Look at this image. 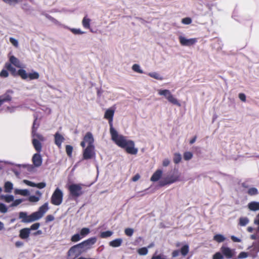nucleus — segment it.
<instances>
[{
    "label": "nucleus",
    "mask_w": 259,
    "mask_h": 259,
    "mask_svg": "<svg viewBox=\"0 0 259 259\" xmlns=\"http://www.w3.org/2000/svg\"><path fill=\"white\" fill-rule=\"evenodd\" d=\"M137 252L140 255H146L148 253V249L146 247H144L139 248Z\"/></svg>",
    "instance_id": "79ce46f5"
},
{
    "label": "nucleus",
    "mask_w": 259,
    "mask_h": 259,
    "mask_svg": "<svg viewBox=\"0 0 259 259\" xmlns=\"http://www.w3.org/2000/svg\"><path fill=\"white\" fill-rule=\"evenodd\" d=\"M90 233V230L88 228H83L80 231V235L82 238L85 237Z\"/></svg>",
    "instance_id": "7c9ffc66"
},
{
    "label": "nucleus",
    "mask_w": 259,
    "mask_h": 259,
    "mask_svg": "<svg viewBox=\"0 0 259 259\" xmlns=\"http://www.w3.org/2000/svg\"><path fill=\"white\" fill-rule=\"evenodd\" d=\"M15 193L24 196H27L29 194V191L27 189H15Z\"/></svg>",
    "instance_id": "bb28decb"
},
{
    "label": "nucleus",
    "mask_w": 259,
    "mask_h": 259,
    "mask_svg": "<svg viewBox=\"0 0 259 259\" xmlns=\"http://www.w3.org/2000/svg\"><path fill=\"white\" fill-rule=\"evenodd\" d=\"M151 259H166V257L161 255H153Z\"/></svg>",
    "instance_id": "338daca9"
},
{
    "label": "nucleus",
    "mask_w": 259,
    "mask_h": 259,
    "mask_svg": "<svg viewBox=\"0 0 259 259\" xmlns=\"http://www.w3.org/2000/svg\"><path fill=\"white\" fill-rule=\"evenodd\" d=\"M82 239V237H81L79 234L76 233L73 235L71 238V241L72 242H77L80 241Z\"/></svg>",
    "instance_id": "4c0bfd02"
},
{
    "label": "nucleus",
    "mask_w": 259,
    "mask_h": 259,
    "mask_svg": "<svg viewBox=\"0 0 259 259\" xmlns=\"http://www.w3.org/2000/svg\"><path fill=\"white\" fill-rule=\"evenodd\" d=\"M179 40L180 44L182 46H191L192 45H193L197 42V38H193L187 39L183 36H180L179 37Z\"/></svg>",
    "instance_id": "f8f14e48"
},
{
    "label": "nucleus",
    "mask_w": 259,
    "mask_h": 259,
    "mask_svg": "<svg viewBox=\"0 0 259 259\" xmlns=\"http://www.w3.org/2000/svg\"><path fill=\"white\" fill-rule=\"evenodd\" d=\"M39 126V122H37V117L35 116V119L34 120L32 127L31 133H35L37 131V130Z\"/></svg>",
    "instance_id": "cd10ccee"
},
{
    "label": "nucleus",
    "mask_w": 259,
    "mask_h": 259,
    "mask_svg": "<svg viewBox=\"0 0 259 259\" xmlns=\"http://www.w3.org/2000/svg\"><path fill=\"white\" fill-rule=\"evenodd\" d=\"M13 184L10 182H6L5 183L4 189L5 192L10 193L13 189Z\"/></svg>",
    "instance_id": "393cba45"
},
{
    "label": "nucleus",
    "mask_w": 259,
    "mask_h": 259,
    "mask_svg": "<svg viewBox=\"0 0 259 259\" xmlns=\"http://www.w3.org/2000/svg\"><path fill=\"white\" fill-rule=\"evenodd\" d=\"M148 75L153 78H155L157 80H161L163 79V77L160 75L157 72H150L148 73Z\"/></svg>",
    "instance_id": "473e14b6"
},
{
    "label": "nucleus",
    "mask_w": 259,
    "mask_h": 259,
    "mask_svg": "<svg viewBox=\"0 0 259 259\" xmlns=\"http://www.w3.org/2000/svg\"><path fill=\"white\" fill-rule=\"evenodd\" d=\"M158 94L160 96H163L167 100V101L178 106H180V104L178 100L175 98L168 90H159L158 91Z\"/></svg>",
    "instance_id": "20e7f679"
},
{
    "label": "nucleus",
    "mask_w": 259,
    "mask_h": 259,
    "mask_svg": "<svg viewBox=\"0 0 259 259\" xmlns=\"http://www.w3.org/2000/svg\"><path fill=\"white\" fill-rule=\"evenodd\" d=\"M39 77V73L37 72H34L28 74V78H29L30 80L37 79Z\"/></svg>",
    "instance_id": "f704fd0d"
},
{
    "label": "nucleus",
    "mask_w": 259,
    "mask_h": 259,
    "mask_svg": "<svg viewBox=\"0 0 259 259\" xmlns=\"http://www.w3.org/2000/svg\"><path fill=\"white\" fill-rule=\"evenodd\" d=\"M1 200H5L7 203H10L14 200V196L13 195H4L0 196Z\"/></svg>",
    "instance_id": "a878e982"
},
{
    "label": "nucleus",
    "mask_w": 259,
    "mask_h": 259,
    "mask_svg": "<svg viewBox=\"0 0 259 259\" xmlns=\"http://www.w3.org/2000/svg\"><path fill=\"white\" fill-rule=\"evenodd\" d=\"M10 62L11 64H13L14 66H15L17 67L20 68L21 67L20 63L19 60L15 56H12L10 57Z\"/></svg>",
    "instance_id": "5701e85b"
},
{
    "label": "nucleus",
    "mask_w": 259,
    "mask_h": 259,
    "mask_svg": "<svg viewBox=\"0 0 259 259\" xmlns=\"http://www.w3.org/2000/svg\"><path fill=\"white\" fill-rule=\"evenodd\" d=\"M9 76V73L7 70L3 69L0 72V77H7Z\"/></svg>",
    "instance_id": "5fc2aeb1"
},
{
    "label": "nucleus",
    "mask_w": 259,
    "mask_h": 259,
    "mask_svg": "<svg viewBox=\"0 0 259 259\" xmlns=\"http://www.w3.org/2000/svg\"><path fill=\"white\" fill-rule=\"evenodd\" d=\"M115 110L113 109H108L105 113L104 118L108 120L110 125V133L112 140L118 147L124 149L126 152L133 155L137 154L138 150L135 147L134 142L127 140L126 137L119 135L116 130L113 127L112 121Z\"/></svg>",
    "instance_id": "f257e3e1"
},
{
    "label": "nucleus",
    "mask_w": 259,
    "mask_h": 259,
    "mask_svg": "<svg viewBox=\"0 0 259 259\" xmlns=\"http://www.w3.org/2000/svg\"><path fill=\"white\" fill-rule=\"evenodd\" d=\"M258 192L256 188L252 187L249 188L247 191V194L250 196H254L258 194Z\"/></svg>",
    "instance_id": "c9c22d12"
},
{
    "label": "nucleus",
    "mask_w": 259,
    "mask_h": 259,
    "mask_svg": "<svg viewBox=\"0 0 259 259\" xmlns=\"http://www.w3.org/2000/svg\"><path fill=\"white\" fill-rule=\"evenodd\" d=\"M162 173L163 171L161 169H157L151 176L150 181L154 182L158 181L162 177Z\"/></svg>",
    "instance_id": "dca6fc26"
},
{
    "label": "nucleus",
    "mask_w": 259,
    "mask_h": 259,
    "mask_svg": "<svg viewBox=\"0 0 259 259\" xmlns=\"http://www.w3.org/2000/svg\"><path fill=\"white\" fill-rule=\"evenodd\" d=\"M32 160L35 166L38 167L40 166L42 164V158L39 153L34 154L32 157Z\"/></svg>",
    "instance_id": "4468645a"
},
{
    "label": "nucleus",
    "mask_w": 259,
    "mask_h": 259,
    "mask_svg": "<svg viewBox=\"0 0 259 259\" xmlns=\"http://www.w3.org/2000/svg\"><path fill=\"white\" fill-rule=\"evenodd\" d=\"M95 147L88 146L83 151L82 159L84 160L90 159L95 156Z\"/></svg>",
    "instance_id": "0eeeda50"
},
{
    "label": "nucleus",
    "mask_w": 259,
    "mask_h": 259,
    "mask_svg": "<svg viewBox=\"0 0 259 259\" xmlns=\"http://www.w3.org/2000/svg\"><path fill=\"white\" fill-rule=\"evenodd\" d=\"M224 256L220 252H217L213 255L212 259H223Z\"/></svg>",
    "instance_id": "09e8293b"
},
{
    "label": "nucleus",
    "mask_w": 259,
    "mask_h": 259,
    "mask_svg": "<svg viewBox=\"0 0 259 259\" xmlns=\"http://www.w3.org/2000/svg\"><path fill=\"white\" fill-rule=\"evenodd\" d=\"M249 222V220L246 217H242L239 219V224L241 226H246Z\"/></svg>",
    "instance_id": "e433bc0d"
},
{
    "label": "nucleus",
    "mask_w": 259,
    "mask_h": 259,
    "mask_svg": "<svg viewBox=\"0 0 259 259\" xmlns=\"http://www.w3.org/2000/svg\"><path fill=\"white\" fill-rule=\"evenodd\" d=\"M8 211L7 206L3 203H0V212L2 213H6Z\"/></svg>",
    "instance_id": "864d4df0"
},
{
    "label": "nucleus",
    "mask_w": 259,
    "mask_h": 259,
    "mask_svg": "<svg viewBox=\"0 0 259 259\" xmlns=\"http://www.w3.org/2000/svg\"><path fill=\"white\" fill-rule=\"evenodd\" d=\"M182 23L184 24L188 25L192 23V19L190 17H186L182 20Z\"/></svg>",
    "instance_id": "de8ad7c7"
},
{
    "label": "nucleus",
    "mask_w": 259,
    "mask_h": 259,
    "mask_svg": "<svg viewBox=\"0 0 259 259\" xmlns=\"http://www.w3.org/2000/svg\"><path fill=\"white\" fill-rule=\"evenodd\" d=\"M169 182V181L168 180V179L167 177V178L160 181L159 182V185L160 187H163V186H165L167 185H170V183H168Z\"/></svg>",
    "instance_id": "c03bdc74"
},
{
    "label": "nucleus",
    "mask_w": 259,
    "mask_h": 259,
    "mask_svg": "<svg viewBox=\"0 0 259 259\" xmlns=\"http://www.w3.org/2000/svg\"><path fill=\"white\" fill-rule=\"evenodd\" d=\"M83 141L88 144V146H94V139L92 134L91 132H88L83 138Z\"/></svg>",
    "instance_id": "2eb2a0df"
},
{
    "label": "nucleus",
    "mask_w": 259,
    "mask_h": 259,
    "mask_svg": "<svg viewBox=\"0 0 259 259\" xmlns=\"http://www.w3.org/2000/svg\"><path fill=\"white\" fill-rule=\"evenodd\" d=\"M22 202V200L21 199H18L14 200L12 204V206H15L20 204Z\"/></svg>",
    "instance_id": "e2e57ef3"
},
{
    "label": "nucleus",
    "mask_w": 259,
    "mask_h": 259,
    "mask_svg": "<svg viewBox=\"0 0 259 259\" xmlns=\"http://www.w3.org/2000/svg\"><path fill=\"white\" fill-rule=\"evenodd\" d=\"M84 253L79 243L71 247L67 252V256L73 258H76Z\"/></svg>",
    "instance_id": "423d86ee"
},
{
    "label": "nucleus",
    "mask_w": 259,
    "mask_h": 259,
    "mask_svg": "<svg viewBox=\"0 0 259 259\" xmlns=\"http://www.w3.org/2000/svg\"><path fill=\"white\" fill-rule=\"evenodd\" d=\"M32 136L33 138L38 139L39 142L45 141V138L41 135L37 133L36 132L35 133H32Z\"/></svg>",
    "instance_id": "ea45409f"
},
{
    "label": "nucleus",
    "mask_w": 259,
    "mask_h": 259,
    "mask_svg": "<svg viewBox=\"0 0 259 259\" xmlns=\"http://www.w3.org/2000/svg\"><path fill=\"white\" fill-rule=\"evenodd\" d=\"M221 251L223 255H224L227 258H231L234 255L233 251L229 247L223 246L221 248Z\"/></svg>",
    "instance_id": "ddd939ff"
},
{
    "label": "nucleus",
    "mask_w": 259,
    "mask_h": 259,
    "mask_svg": "<svg viewBox=\"0 0 259 259\" xmlns=\"http://www.w3.org/2000/svg\"><path fill=\"white\" fill-rule=\"evenodd\" d=\"M182 160L181 155L179 153H175L174 154L173 161L175 164L179 163Z\"/></svg>",
    "instance_id": "c756f323"
},
{
    "label": "nucleus",
    "mask_w": 259,
    "mask_h": 259,
    "mask_svg": "<svg viewBox=\"0 0 259 259\" xmlns=\"http://www.w3.org/2000/svg\"><path fill=\"white\" fill-rule=\"evenodd\" d=\"M193 157V153L191 152L187 151L184 153V159L185 160H189Z\"/></svg>",
    "instance_id": "37998d69"
},
{
    "label": "nucleus",
    "mask_w": 259,
    "mask_h": 259,
    "mask_svg": "<svg viewBox=\"0 0 259 259\" xmlns=\"http://www.w3.org/2000/svg\"><path fill=\"white\" fill-rule=\"evenodd\" d=\"M82 184H72L68 187L69 194L74 199H76L84 194Z\"/></svg>",
    "instance_id": "f03ea898"
},
{
    "label": "nucleus",
    "mask_w": 259,
    "mask_h": 259,
    "mask_svg": "<svg viewBox=\"0 0 259 259\" xmlns=\"http://www.w3.org/2000/svg\"><path fill=\"white\" fill-rule=\"evenodd\" d=\"M97 238L96 237L89 238V239L79 243L82 251L84 253L92 249L94 244L97 242Z\"/></svg>",
    "instance_id": "39448f33"
},
{
    "label": "nucleus",
    "mask_w": 259,
    "mask_h": 259,
    "mask_svg": "<svg viewBox=\"0 0 259 259\" xmlns=\"http://www.w3.org/2000/svg\"><path fill=\"white\" fill-rule=\"evenodd\" d=\"M133 70L138 73H143V71L140 69V67L138 64H135L132 66Z\"/></svg>",
    "instance_id": "a18cd8bd"
},
{
    "label": "nucleus",
    "mask_w": 259,
    "mask_h": 259,
    "mask_svg": "<svg viewBox=\"0 0 259 259\" xmlns=\"http://www.w3.org/2000/svg\"><path fill=\"white\" fill-rule=\"evenodd\" d=\"M19 218L21 219L22 222L24 223H28L36 221L33 213L28 215L26 212L22 211L19 212Z\"/></svg>",
    "instance_id": "6e6552de"
},
{
    "label": "nucleus",
    "mask_w": 259,
    "mask_h": 259,
    "mask_svg": "<svg viewBox=\"0 0 259 259\" xmlns=\"http://www.w3.org/2000/svg\"><path fill=\"white\" fill-rule=\"evenodd\" d=\"M5 3L9 4V5H15L19 2H21L22 0H2Z\"/></svg>",
    "instance_id": "49530a36"
},
{
    "label": "nucleus",
    "mask_w": 259,
    "mask_h": 259,
    "mask_svg": "<svg viewBox=\"0 0 259 259\" xmlns=\"http://www.w3.org/2000/svg\"><path fill=\"white\" fill-rule=\"evenodd\" d=\"M54 220V217L52 214L48 215L46 218V222H50L53 221Z\"/></svg>",
    "instance_id": "680f3d73"
},
{
    "label": "nucleus",
    "mask_w": 259,
    "mask_h": 259,
    "mask_svg": "<svg viewBox=\"0 0 259 259\" xmlns=\"http://www.w3.org/2000/svg\"><path fill=\"white\" fill-rule=\"evenodd\" d=\"M125 234L128 236H132L134 233V230L131 228H126L124 231Z\"/></svg>",
    "instance_id": "3c124183"
},
{
    "label": "nucleus",
    "mask_w": 259,
    "mask_h": 259,
    "mask_svg": "<svg viewBox=\"0 0 259 259\" xmlns=\"http://www.w3.org/2000/svg\"><path fill=\"white\" fill-rule=\"evenodd\" d=\"M17 75L20 76L23 79H26L28 78V74L24 69L18 70L17 72Z\"/></svg>",
    "instance_id": "c85d7f7f"
},
{
    "label": "nucleus",
    "mask_w": 259,
    "mask_h": 259,
    "mask_svg": "<svg viewBox=\"0 0 259 259\" xmlns=\"http://www.w3.org/2000/svg\"><path fill=\"white\" fill-rule=\"evenodd\" d=\"M169 163H170L169 160L167 158H165L163 160L162 165L163 166H167L169 164Z\"/></svg>",
    "instance_id": "69168bd1"
},
{
    "label": "nucleus",
    "mask_w": 259,
    "mask_h": 259,
    "mask_svg": "<svg viewBox=\"0 0 259 259\" xmlns=\"http://www.w3.org/2000/svg\"><path fill=\"white\" fill-rule=\"evenodd\" d=\"M48 209V204L47 203H45L39 208L38 211L33 212L35 217L36 220H38L42 218Z\"/></svg>",
    "instance_id": "9d476101"
},
{
    "label": "nucleus",
    "mask_w": 259,
    "mask_h": 259,
    "mask_svg": "<svg viewBox=\"0 0 259 259\" xmlns=\"http://www.w3.org/2000/svg\"><path fill=\"white\" fill-rule=\"evenodd\" d=\"M239 98L242 102H246V96L244 93H240L238 95Z\"/></svg>",
    "instance_id": "0e129e2a"
},
{
    "label": "nucleus",
    "mask_w": 259,
    "mask_h": 259,
    "mask_svg": "<svg viewBox=\"0 0 259 259\" xmlns=\"http://www.w3.org/2000/svg\"><path fill=\"white\" fill-rule=\"evenodd\" d=\"M70 31L74 34H82L84 33V32L82 31L79 29L71 28Z\"/></svg>",
    "instance_id": "8fccbe9b"
},
{
    "label": "nucleus",
    "mask_w": 259,
    "mask_h": 259,
    "mask_svg": "<svg viewBox=\"0 0 259 259\" xmlns=\"http://www.w3.org/2000/svg\"><path fill=\"white\" fill-rule=\"evenodd\" d=\"M91 19L88 18L87 16H85L82 21V24L84 28L86 29L90 28Z\"/></svg>",
    "instance_id": "b1692460"
},
{
    "label": "nucleus",
    "mask_w": 259,
    "mask_h": 259,
    "mask_svg": "<svg viewBox=\"0 0 259 259\" xmlns=\"http://www.w3.org/2000/svg\"><path fill=\"white\" fill-rule=\"evenodd\" d=\"M248 208L251 211L259 210V202L252 201L248 203Z\"/></svg>",
    "instance_id": "aec40b11"
},
{
    "label": "nucleus",
    "mask_w": 259,
    "mask_h": 259,
    "mask_svg": "<svg viewBox=\"0 0 259 259\" xmlns=\"http://www.w3.org/2000/svg\"><path fill=\"white\" fill-rule=\"evenodd\" d=\"M63 194L62 191L59 188H57L51 196V203L57 206L60 205L63 201Z\"/></svg>",
    "instance_id": "7ed1b4c3"
},
{
    "label": "nucleus",
    "mask_w": 259,
    "mask_h": 259,
    "mask_svg": "<svg viewBox=\"0 0 259 259\" xmlns=\"http://www.w3.org/2000/svg\"><path fill=\"white\" fill-rule=\"evenodd\" d=\"M30 229L27 228H23L20 231L19 237L22 239H25L29 237Z\"/></svg>",
    "instance_id": "a211bd4d"
},
{
    "label": "nucleus",
    "mask_w": 259,
    "mask_h": 259,
    "mask_svg": "<svg viewBox=\"0 0 259 259\" xmlns=\"http://www.w3.org/2000/svg\"><path fill=\"white\" fill-rule=\"evenodd\" d=\"M169 182L168 183L172 184L180 180V176H170L167 177Z\"/></svg>",
    "instance_id": "2f4dec72"
},
{
    "label": "nucleus",
    "mask_w": 259,
    "mask_h": 259,
    "mask_svg": "<svg viewBox=\"0 0 259 259\" xmlns=\"http://www.w3.org/2000/svg\"><path fill=\"white\" fill-rule=\"evenodd\" d=\"M23 182L25 184H26L27 185H28L29 186H31V187H35V183H34L31 181L24 180L23 181Z\"/></svg>",
    "instance_id": "4d7b16f0"
},
{
    "label": "nucleus",
    "mask_w": 259,
    "mask_h": 259,
    "mask_svg": "<svg viewBox=\"0 0 259 259\" xmlns=\"http://www.w3.org/2000/svg\"><path fill=\"white\" fill-rule=\"evenodd\" d=\"M32 143L35 150L37 151V152L40 153L42 149V145L40 142H39L38 140V139L33 138L32 140Z\"/></svg>",
    "instance_id": "6ab92c4d"
},
{
    "label": "nucleus",
    "mask_w": 259,
    "mask_h": 259,
    "mask_svg": "<svg viewBox=\"0 0 259 259\" xmlns=\"http://www.w3.org/2000/svg\"><path fill=\"white\" fill-rule=\"evenodd\" d=\"M189 246H188V245L186 244L182 247L180 250H174L171 253V255H172V257L173 258H174V257L178 256L180 254V253H181L183 256H185L188 254V253L189 252Z\"/></svg>",
    "instance_id": "9b49d317"
},
{
    "label": "nucleus",
    "mask_w": 259,
    "mask_h": 259,
    "mask_svg": "<svg viewBox=\"0 0 259 259\" xmlns=\"http://www.w3.org/2000/svg\"><path fill=\"white\" fill-rule=\"evenodd\" d=\"M66 152L68 156L71 157L73 151V147L69 145H67L65 146Z\"/></svg>",
    "instance_id": "58836bf2"
},
{
    "label": "nucleus",
    "mask_w": 259,
    "mask_h": 259,
    "mask_svg": "<svg viewBox=\"0 0 259 259\" xmlns=\"http://www.w3.org/2000/svg\"><path fill=\"white\" fill-rule=\"evenodd\" d=\"M213 240L217 242L220 243L225 241V238L221 234H217L214 236Z\"/></svg>",
    "instance_id": "72a5a7b5"
},
{
    "label": "nucleus",
    "mask_w": 259,
    "mask_h": 259,
    "mask_svg": "<svg viewBox=\"0 0 259 259\" xmlns=\"http://www.w3.org/2000/svg\"><path fill=\"white\" fill-rule=\"evenodd\" d=\"M39 198L38 197H37L34 195H31L29 197L28 200L30 202H36L39 200Z\"/></svg>",
    "instance_id": "603ef678"
},
{
    "label": "nucleus",
    "mask_w": 259,
    "mask_h": 259,
    "mask_svg": "<svg viewBox=\"0 0 259 259\" xmlns=\"http://www.w3.org/2000/svg\"><path fill=\"white\" fill-rule=\"evenodd\" d=\"M5 67L9 71H10L11 74L14 76L17 75L16 69L12 66L11 63H6L5 65Z\"/></svg>",
    "instance_id": "412c9836"
},
{
    "label": "nucleus",
    "mask_w": 259,
    "mask_h": 259,
    "mask_svg": "<svg viewBox=\"0 0 259 259\" xmlns=\"http://www.w3.org/2000/svg\"><path fill=\"white\" fill-rule=\"evenodd\" d=\"M113 233L111 231H106L101 232L100 237L102 238H105L111 236Z\"/></svg>",
    "instance_id": "a19ab883"
},
{
    "label": "nucleus",
    "mask_w": 259,
    "mask_h": 259,
    "mask_svg": "<svg viewBox=\"0 0 259 259\" xmlns=\"http://www.w3.org/2000/svg\"><path fill=\"white\" fill-rule=\"evenodd\" d=\"M39 226L40 224L39 223H36L32 224L29 229L30 230H36L38 229Z\"/></svg>",
    "instance_id": "6e6d98bb"
},
{
    "label": "nucleus",
    "mask_w": 259,
    "mask_h": 259,
    "mask_svg": "<svg viewBox=\"0 0 259 259\" xmlns=\"http://www.w3.org/2000/svg\"><path fill=\"white\" fill-rule=\"evenodd\" d=\"M253 245L256 250L259 251V240L257 241L254 242Z\"/></svg>",
    "instance_id": "774afa93"
},
{
    "label": "nucleus",
    "mask_w": 259,
    "mask_h": 259,
    "mask_svg": "<svg viewBox=\"0 0 259 259\" xmlns=\"http://www.w3.org/2000/svg\"><path fill=\"white\" fill-rule=\"evenodd\" d=\"M10 41L15 47H17L18 46V41L16 39H15V38H14L13 37H10Z\"/></svg>",
    "instance_id": "13d9d810"
},
{
    "label": "nucleus",
    "mask_w": 259,
    "mask_h": 259,
    "mask_svg": "<svg viewBox=\"0 0 259 259\" xmlns=\"http://www.w3.org/2000/svg\"><path fill=\"white\" fill-rule=\"evenodd\" d=\"M55 143L59 147L61 148L62 142L64 141V138L59 133H56L54 136Z\"/></svg>",
    "instance_id": "f3484780"
},
{
    "label": "nucleus",
    "mask_w": 259,
    "mask_h": 259,
    "mask_svg": "<svg viewBox=\"0 0 259 259\" xmlns=\"http://www.w3.org/2000/svg\"><path fill=\"white\" fill-rule=\"evenodd\" d=\"M122 242V240L121 238H117L109 242V245L113 247H117L120 246Z\"/></svg>",
    "instance_id": "4be33fe9"
},
{
    "label": "nucleus",
    "mask_w": 259,
    "mask_h": 259,
    "mask_svg": "<svg viewBox=\"0 0 259 259\" xmlns=\"http://www.w3.org/2000/svg\"><path fill=\"white\" fill-rule=\"evenodd\" d=\"M46 186V184L44 182H41L37 184H35V187L39 189H42Z\"/></svg>",
    "instance_id": "bf43d9fd"
},
{
    "label": "nucleus",
    "mask_w": 259,
    "mask_h": 259,
    "mask_svg": "<svg viewBox=\"0 0 259 259\" xmlns=\"http://www.w3.org/2000/svg\"><path fill=\"white\" fill-rule=\"evenodd\" d=\"M247 256H248V254H247V252H241L239 254L238 257V258H246L247 257Z\"/></svg>",
    "instance_id": "052dcab7"
},
{
    "label": "nucleus",
    "mask_w": 259,
    "mask_h": 259,
    "mask_svg": "<svg viewBox=\"0 0 259 259\" xmlns=\"http://www.w3.org/2000/svg\"><path fill=\"white\" fill-rule=\"evenodd\" d=\"M13 93L14 92L12 90H8L5 94L0 96V106L5 102H9L12 101V95Z\"/></svg>",
    "instance_id": "1a4fd4ad"
}]
</instances>
